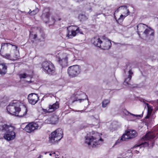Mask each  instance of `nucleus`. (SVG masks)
I'll list each match as a JSON object with an SVG mask.
<instances>
[{
  "mask_svg": "<svg viewBox=\"0 0 158 158\" xmlns=\"http://www.w3.org/2000/svg\"><path fill=\"white\" fill-rule=\"evenodd\" d=\"M63 136V131L61 128H58L52 132L49 135V141L52 143H55L60 141Z\"/></svg>",
  "mask_w": 158,
  "mask_h": 158,
  "instance_id": "4",
  "label": "nucleus"
},
{
  "mask_svg": "<svg viewBox=\"0 0 158 158\" xmlns=\"http://www.w3.org/2000/svg\"><path fill=\"white\" fill-rule=\"evenodd\" d=\"M17 54H16L15 56L13 57V60H17V59H19V52H17Z\"/></svg>",
  "mask_w": 158,
  "mask_h": 158,
  "instance_id": "34",
  "label": "nucleus"
},
{
  "mask_svg": "<svg viewBox=\"0 0 158 158\" xmlns=\"http://www.w3.org/2000/svg\"><path fill=\"white\" fill-rule=\"evenodd\" d=\"M96 135L97 137H95L94 135H92L90 133L87 134L85 137V143L88 146L91 145L93 147L95 146L99 143V141L102 140L101 138H99L98 133H97Z\"/></svg>",
  "mask_w": 158,
  "mask_h": 158,
  "instance_id": "3",
  "label": "nucleus"
},
{
  "mask_svg": "<svg viewBox=\"0 0 158 158\" xmlns=\"http://www.w3.org/2000/svg\"><path fill=\"white\" fill-rule=\"evenodd\" d=\"M94 120H96V123L94 124V125H96L97 123H98L100 122V120L98 118L96 119L95 118H94Z\"/></svg>",
  "mask_w": 158,
  "mask_h": 158,
  "instance_id": "38",
  "label": "nucleus"
},
{
  "mask_svg": "<svg viewBox=\"0 0 158 158\" xmlns=\"http://www.w3.org/2000/svg\"><path fill=\"white\" fill-rule=\"evenodd\" d=\"M123 141V140L121 138L120 139H118L116 142L115 143L113 147L115 145L119 144L122 141Z\"/></svg>",
  "mask_w": 158,
  "mask_h": 158,
  "instance_id": "33",
  "label": "nucleus"
},
{
  "mask_svg": "<svg viewBox=\"0 0 158 158\" xmlns=\"http://www.w3.org/2000/svg\"><path fill=\"white\" fill-rule=\"evenodd\" d=\"M126 16H125L124 15L121 14L120 15V17L118 19H116V20L118 23H121L123 21L125 18Z\"/></svg>",
  "mask_w": 158,
  "mask_h": 158,
  "instance_id": "30",
  "label": "nucleus"
},
{
  "mask_svg": "<svg viewBox=\"0 0 158 158\" xmlns=\"http://www.w3.org/2000/svg\"><path fill=\"white\" fill-rule=\"evenodd\" d=\"M15 129V127L13 126L6 124L0 125V130L6 132L4 138L8 141H10L15 139L16 134L14 131Z\"/></svg>",
  "mask_w": 158,
  "mask_h": 158,
  "instance_id": "1",
  "label": "nucleus"
},
{
  "mask_svg": "<svg viewBox=\"0 0 158 158\" xmlns=\"http://www.w3.org/2000/svg\"><path fill=\"white\" fill-rule=\"evenodd\" d=\"M156 103L157 105V107H158V108H157V109H158V100H157L156 101Z\"/></svg>",
  "mask_w": 158,
  "mask_h": 158,
  "instance_id": "39",
  "label": "nucleus"
},
{
  "mask_svg": "<svg viewBox=\"0 0 158 158\" xmlns=\"http://www.w3.org/2000/svg\"><path fill=\"white\" fill-rule=\"evenodd\" d=\"M124 72L127 76V77L124 80L123 83L124 85L128 87H133V85L130 83V81L132 78V75L133 74L131 68L130 66H127L124 70Z\"/></svg>",
  "mask_w": 158,
  "mask_h": 158,
  "instance_id": "5",
  "label": "nucleus"
},
{
  "mask_svg": "<svg viewBox=\"0 0 158 158\" xmlns=\"http://www.w3.org/2000/svg\"><path fill=\"white\" fill-rule=\"evenodd\" d=\"M7 67L6 64L0 63V74L4 75L6 72Z\"/></svg>",
  "mask_w": 158,
  "mask_h": 158,
  "instance_id": "21",
  "label": "nucleus"
},
{
  "mask_svg": "<svg viewBox=\"0 0 158 158\" xmlns=\"http://www.w3.org/2000/svg\"><path fill=\"white\" fill-rule=\"evenodd\" d=\"M19 76L20 78H25L27 77V75L25 73L21 74Z\"/></svg>",
  "mask_w": 158,
  "mask_h": 158,
  "instance_id": "35",
  "label": "nucleus"
},
{
  "mask_svg": "<svg viewBox=\"0 0 158 158\" xmlns=\"http://www.w3.org/2000/svg\"><path fill=\"white\" fill-rule=\"evenodd\" d=\"M82 95L83 97H81L80 98L78 99V100H75V101H79L80 102H83V101L85 100L87 102H88V98L87 96L85 94H83Z\"/></svg>",
  "mask_w": 158,
  "mask_h": 158,
  "instance_id": "26",
  "label": "nucleus"
},
{
  "mask_svg": "<svg viewBox=\"0 0 158 158\" xmlns=\"http://www.w3.org/2000/svg\"><path fill=\"white\" fill-rule=\"evenodd\" d=\"M58 118L56 115L48 118L45 120V123L48 124H55L58 122Z\"/></svg>",
  "mask_w": 158,
  "mask_h": 158,
  "instance_id": "16",
  "label": "nucleus"
},
{
  "mask_svg": "<svg viewBox=\"0 0 158 158\" xmlns=\"http://www.w3.org/2000/svg\"><path fill=\"white\" fill-rule=\"evenodd\" d=\"M11 46H13L15 48L16 50H17V47L15 45H12L9 43H3L2 44L1 49H4L8 47L10 48Z\"/></svg>",
  "mask_w": 158,
  "mask_h": 158,
  "instance_id": "22",
  "label": "nucleus"
},
{
  "mask_svg": "<svg viewBox=\"0 0 158 158\" xmlns=\"http://www.w3.org/2000/svg\"><path fill=\"white\" fill-rule=\"evenodd\" d=\"M42 68L48 73L52 74L55 72V68L53 64L50 61H44L42 64Z\"/></svg>",
  "mask_w": 158,
  "mask_h": 158,
  "instance_id": "7",
  "label": "nucleus"
},
{
  "mask_svg": "<svg viewBox=\"0 0 158 158\" xmlns=\"http://www.w3.org/2000/svg\"><path fill=\"white\" fill-rule=\"evenodd\" d=\"M142 102H143V103H145V100H143Z\"/></svg>",
  "mask_w": 158,
  "mask_h": 158,
  "instance_id": "42",
  "label": "nucleus"
},
{
  "mask_svg": "<svg viewBox=\"0 0 158 158\" xmlns=\"http://www.w3.org/2000/svg\"><path fill=\"white\" fill-rule=\"evenodd\" d=\"M59 105L58 102H56L55 103L52 105H50L48 107V109H43L44 112L45 113L51 112L54 111L59 108Z\"/></svg>",
  "mask_w": 158,
  "mask_h": 158,
  "instance_id": "15",
  "label": "nucleus"
},
{
  "mask_svg": "<svg viewBox=\"0 0 158 158\" xmlns=\"http://www.w3.org/2000/svg\"><path fill=\"white\" fill-rule=\"evenodd\" d=\"M55 154V152H53V153H50L49 155H50V156H52V155H53V154Z\"/></svg>",
  "mask_w": 158,
  "mask_h": 158,
  "instance_id": "40",
  "label": "nucleus"
},
{
  "mask_svg": "<svg viewBox=\"0 0 158 158\" xmlns=\"http://www.w3.org/2000/svg\"><path fill=\"white\" fill-rule=\"evenodd\" d=\"M110 101L109 99L104 100L102 102V106L103 108L106 107L110 103Z\"/></svg>",
  "mask_w": 158,
  "mask_h": 158,
  "instance_id": "28",
  "label": "nucleus"
},
{
  "mask_svg": "<svg viewBox=\"0 0 158 158\" xmlns=\"http://www.w3.org/2000/svg\"><path fill=\"white\" fill-rule=\"evenodd\" d=\"M2 56L4 57L8 60H13V57L11 56L10 54L6 53Z\"/></svg>",
  "mask_w": 158,
  "mask_h": 158,
  "instance_id": "31",
  "label": "nucleus"
},
{
  "mask_svg": "<svg viewBox=\"0 0 158 158\" xmlns=\"http://www.w3.org/2000/svg\"><path fill=\"white\" fill-rule=\"evenodd\" d=\"M127 131L128 132V135L130 136L131 139L133 138L137 135L136 131L134 130H129Z\"/></svg>",
  "mask_w": 158,
  "mask_h": 158,
  "instance_id": "23",
  "label": "nucleus"
},
{
  "mask_svg": "<svg viewBox=\"0 0 158 158\" xmlns=\"http://www.w3.org/2000/svg\"><path fill=\"white\" fill-rule=\"evenodd\" d=\"M69 56V55L67 53H63L58 58L57 61L61 65H66Z\"/></svg>",
  "mask_w": 158,
  "mask_h": 158,
  "instance_id": "10",
  "label": "nucleus"
},
{
  "mask_svg": "<svg viewBox=\"0 0 158 158\" xmlns=\"http://www.w3.org/2000/svg\"><path fill=\"white\" fill-rule=\"evenodd\" d=\"M67 29L68 31L67 36L70 38L75 36L79 31V28L75 26H69L67 27Z\"/></svg>",
  "mask_w": 158,
  "mask_h": 158,
  "instance_id": "8",
  "label": "nucleus"
},
{
  "mask_svg": "<svg viewBox=\"0 0 158 158\" xmlns=\"http://www.w3.org/2000/svg\"><path fill=\"white\" fill-rule=\"evenodd\" d=\"M29 102L33 105L36 103L39 100V98L37 94L32 93L30 94L28 96Z\"/></svg>",
  "mask_w": 158,
  "mask_h": 158,
  "instance_id": "11",
  "label": "nucleus"
},
{
  "mask_svg": "<svg viewBox=\"0 0 158 158\" xmlns=\"http://www.w3.org/2000/svg\"><path fill=\"white\" fill-rule=\"evenodd\" d=\"M123 141H125L126 139H130V137L128 135V132L127 131L125 134H123L121 137Z\"/></svg>",
  "mask_w": 158,
  "mask_h": 158,
  "instance_id": "29",
  "label": "nucleus"
},
{
  "mask_svg": "<svg viewBox=\"0 0 158 158\" xmlns=\"http://www.w3.org/2000/svg\"><path fill=\"white\" fill-rule=\"evenodd\" d=\"M38 125L35 123H31L27 125L25 128V130L27 132H31L38 129Z\"/></svg>",
  "mask_w": 158,
  "mask_h": 158,
  "instance_id": "12",
  "label": "nucleus"
},
{
  "mask_svg": "<svg viewBox=\"0 0 158 158\" xmlns=\"http://www.w3.org/2000/svg\"><path fill=\"white\" fill-rule=\"evenodd\" d=\"M52 19H53V23H54L55 22V20H54V19L53 18H52Z\"/></svg>",
  "mask_w": 158,
  "mask_h": 158,
  "instance_id": "43",
  "label": "nucleus"
},
{
  "mask_svg": "<svg viewBox=\"0 0 158 158\" xmlns=\"http://www.w3.org/2000/svg\"><path fill=\"white\" fill-rule=\"evenodd\" d=\"M39 11V10L38 8H36L35 10H33L32 11L30 12V11L28 13L29 14L31 15H35Z\"/></svg>",
  "mask_w": 158,
  "mask_h": 158,
  "instance_id": "32",
  "label": "nucleus"
},
{
  "mask_svg": "<svg viewBox=\"0 0 158 158\" xmlns=\"http://www.w3.org/2000/svg\"><path fill=\"white\" fill-rule=\"evenodd\" d=\"M154 143V142H152V147L153 146Z\"/></svg>",
  "mask_w": 158,
  "mask_h": 158,
  "instance_id": "41",
  "label": "nucleus"
},
{
  "mask_svg": "<svg viewBox=\"0 0 158 158\" xmlns=\"http://www.w3.org/2000/svg\"><path fill=\"white\" fill-rule=\"evenodd\" d=\"M81 112H82V110H81Z\"/></svg>",
  "mask_w": 158,
  "mask_h": 158,
  "instance_id": "45",
  "label": "nucleus"
},
{
  "mask_svg": "<svg viewBox=\"0 0 158 158\" xmlns=\"http://www.w3.org/2000/svg\"><path fill=\"white\" fill-rule=\"evenodd\" d=\"M149 143L147 142H144L141 144L140 145H137L135 147H134V148H136L137 150L136 151L138 152V150L141 147H146L149 145Z\"/></svg>",
  "mask_w": 158,
  "mask_h": 158,
  "instance_id": "27",
  "label": "nucleus"
},
{
  "mask_svg": "<svg viewBox=\"0 0 158 158\" xmlns=\"http://www.w3.org/2000/svg\"><path fill=\"white\" fill-rule=\"evenodd\" d=\"M102 40H101L98 37H96L91 40L92 43L95 46L101 48Z\"/></svg>",
  "mask_w": 158,
  "mask_h": 158,
  "instance_id": "18",
  "label": "nucleus"
},
{
  "mask_svg": "<svg viewBox=\"0 0 158 158\" xmlns=\"http://www.w3.org/2000/svg\"><path fill=\"white\" fill-rule=\"evenodd\" d=\"M37 36V34H34V35H33L31 33V32H30V37H33V38L34 39H35L36 38Z\"/></svg>",
  "mask_w": 158,
  "mask_h": 158,
  "instance_id": "36",
  "label": "nucleus"
},
{
  "mask_svg": "<svg viewBox=\"0 0 158 158\" xmlns=\"http://www.w3.org/2000/svg\"><path fill=\"white\" fill-rule=\"evenodd\" d=\"M146 105L148 107V114L146 116V118H148L151 114L152 112V109L151 106L148 103H146Z\"/></svg>",
  "mask_w": 158,
  "mask_h": 158,
  "instance_id": "25",
  "label": "nucleus"
},
{
  "mask_svg": "<svg viewBox=\"0 0 158 158\" xmlns=\"http://www.w3.org/2000/svg\"><path fill=\"white\" fill-rule=\"evenodd\" d=\"M38 158H41V157L40 156Z\"/></svg>",
  "mask_w": 158,
  "mask_h": 158,
  "instance_id": "44",
  "label": "nucleus"
},
{
  "mask_svg": "<svg viewBox=\"0 0 158 158\" xmlns=\"http://www.w3.org/2000/svg\"><path fill=\"white\" fill-rule=\"evenodd\" d=\"M7 110L8 112L11 114L22 116L26 114L27 109L25 106L24 107L23 110L25 111L23 114L22 111H21L20 108L18 107H17L15 103H12L7 106Z\"/></svg>",
  "mask_w": 158,
  "mask_h": 158,
  "instance_id": "2",
  "label": "nucleus"
},
{
  "mask_svg": "<svg viewBox=\"0 0 158 158\" xmlns=\"http://www.w3.org/2000/svg\"><path fill=\"white\" fill-rule=\"evenodd\" d=\"M50 14L49 9L48 8H45L43 11L41 17L46 22L49 19Z\"/></svg>",
  "mask_w": 158,
  "mask_h": 158,
  "instance_id": "17",
  "label": "nucleus"
},
{
  "mask_svg": "<svg viewBox=\"0 0 158 158\" xmlns=\"http://www.w3.org/2000/svg\"><path fill=\"white\" fill-rule=\"evenodd\" d=\"M145 27H148L147 25L142 23L139 24L137 26V30L139 36L141 37L140 32H142L144 29H145Z\"/></svg>",
  "mask_w": 158,
  "mask_h": 158,
  "instance_id": "19",
  "label": "nucleus"
},
{
  "mask_svg": "<svg viewBox=\"0 0 158 158\" xmlns=\"http://www.w3.org/2000/svg\"><path fill=\"white\" fill-rule=\"evenodd\" d=\"M34 30H36L37 31V32H36V33H41V30L40 29V28H37L36 29L35 28L34 29Z\"/></svg>",
  "mask_w": 158,
  "mask_h": 158,
  "instance_id": "37",
  "label": "nucleus"
},
{
  "mask_svg": "<svg viewBox=\"0 0 158 158\" xmlns=\"http://www.w3.org/2000/svg\"><path fill=\"white\" fill-rule=\"evenodd\" d=\"M155 137V135L153 132H149L147 133L145 136H143L142 139L144 140H150L153 139Z\"/></svg>",
  "mask_w": 158,
  "mask_h": 158,
  "instance_id": "20",
  "label": "nucleus"
},
{
  "mask_svg": "<svg viewBox=\"0 0 158 158\" xmlns=\"http://www.w3.org/2000/svg\"><path fill=\"white\" fill-rule=\"evenodd\" d=\"M120 11L122 13V14L124 15L125 16H127L130 14V11L127 7L126 6H122L119 7L118 9L116 10L115 12H118L119 11ZM114 13V14H115Z\"/></svg>",
  "mask_w": 158,
  "mask_h": 158,
  "instance_id": "14",
  "label": "nucleus"
},
{
  "mask_svg": "<svg viewBox=\"0 0 158 158\" xmlns=\"http://www.w3.org/2000/svg\"><path fill=\"white\" fill-rule=\"evenodd\" d=\"M111 43L110 40L106 37L104 36L101 46V48L104 50H108L110 47Z\"/></svg>",
  "mask_w": 158,
  "mask_h": 158,
  "instance_id": "9",
  "label": "nucleus"
},
{
  "mask_svg": "<svg viewBox=\"0 0 158 158\" xmlns=\"http://www.w3.org/2000/svg\"><path fill=\"white\" fill-rule=\"evenodd\" d=\"M80 69L79 65H74L69 67L68 69V73L71 77L77 76L80 73Z\"/></svg>",
  "mask_w": 158,
  "mask_h": 158,
  "instance_id": "6",
  "label": "nucleus"
},
{
  "mask_svg": "<svg viewBox=\"0 0 158 158\" xmlns=\"http://www.w3.org/2000/svg\"><path fill=\"white\" fill-rule=\"evenodd\" d=\"M123 113L124 114H125L126 115H128L131 118L133 117H142V115H135L134 114H131L130 113V112H128L126 110H123Z\"/></svg>",
  "mask_w": 158,
  "mask_h": 158,
  "instance_id": "24",
  "label": "nucleus"
},
{
  "mask_svg": "<svg viewBox=\"0 0 158 158\" xmlns=\"http://www.w3.org/2000/svg\"><path fill=\"white\" fill-rule=\"evenodd\" d=\"M154 35V31L150 27L145 29L143 32V35L141 37H149L150 36H153Z\"/></svg>",
  "mask_w": 158,
  "mask_h": 158,
  "instance_id": "13",
  "label": "nucleus"
}]
</instances>
